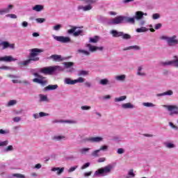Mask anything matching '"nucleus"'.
Instances as JSON below:
<instances>
[{
    "label": "nucleus",
    "instance_id": "obj_1",
    "mask_svg": "<svg viewBox=\"0 0 178 178\" xmlns=\"http://www.w3.org/2000/svg\"><path fill=\"white\" fill-rule=\"evenodd\" d=\"M29 58L24 61H19L17 63L18 66H29L31 62H38L40 60V57L38 55L44 52V49L34 48L29 50Z\"/></svg>",
    "mask_w": 178,
    "mask_h": 178
},
{
    "label": "nucleus",
    "instance_id": "obj_2",
    "mask_svg": "<svg viewBox=\"0 0 178 178\" xmlns=\"http://www.w3.org/2000/svg\"><path fill=\"white\" fill-rule=\"evenodd\" d=\"M112 169H113V166L109 164L104 168L97 170L94 173V177H97L98 176H108L112 172Z\"/></svg>",
    "mask_w": 178,
    "mask_h": 178
},
{
    "label": "nucleus",
    "instance_id": "obj_3",
    "mask_svg": "<svg viewBox=\"0 0 178 178\" xmlns=\"http://www.w3.org/2000/svg\"><path fill=\"white\" fill-rule=\"evenodd\" d=\"M160 40L166 41L168 47H177L178 45L177 35H174L172 36L162 35L160 37Z\"/></svg>",
    "mask_w": 178,
    "mask_h": 178
},
{
    "label": "nucleus",
    "instance_id": "obj_4",
    "mask_svg": "<svg viewBox=\"0 0 178 178\" xmlns=\"http://www.w3.org/2000/svg\"><path fill=\"white\" fill-rule=\"evenodd\" d=\"M83 2L85 5L87 6H79L77 9L78 10H83V12H88L92 9L93 3H96L97 0H83Z\"/></svg>",
    "mask_w": 178,
    "mask_h": 178
},
{
    "label": "nucleus",
    "instance_id": "obj_5",
    "mask_svg": "<svg viewBox=\"0 0 178 178\" xmlns=\"http://www.w3.org/2000/svg\"><path fill=\"white\" fill-rule=\"evenodd\" d=\"M124 23V16L120 15L107 22L108 26H116V24H122Z\"/></svg>",
    "mask_w": 178,
    "mask_h": 178
},
{
    "label": "nucleus",
    "instance_id": "obj_6",
    "mask_svg": "<svg viewBox=\"0 0 178 178\" xmlns=\"http://www.w3.org/2000/svg\"><path fill=\"white\" fill-rule=\"evenodd\" d=\"M33 76H35V77H38L33 79V83L41 84V86H45V84L48 83V81L44 80L45 77L40 75L38 73L35 72V73H33Z\"/></svg>",
    "mask_w": 178,
    "mask_h": 178
},
{
    "label": "nucleus",
    "instance_id": "obj_7",
    "mask_svg": "<svg viewBox=\"0 0 178 178\" xmlns=\"http://www.w3.org/2000/svg\"><path fill=\"white\" fill-rule=\"evenodd\" d=\"M86 79L83 77H79L77 79L72 80L70 78H65L64 79V84H67L68 86H74V84H77V83H84Z\"/></svg>",
    "mask_w": 178,
    "mask_h": 178
},
{
    "label": "nucleus",
    "instance_id": "obj_8",
    "mask_svg": "<svg viewBox=\"0 0 178 178\" xmlns=\"http://www.w3.org/2000/svg\"><path fill=\"white\" fill-rule=\"evenodd\" d=\"M161 66H175L178 67V56H174V60L160 63Z\"/></svg>",
    "mask_w": 178,
    "mask_h": 178
},
{
    "label": "nucleus",
    "instance_id": "obj_9",
    "mask_svg": "<svg viewBox=\"0 0 178 178\" xmlns=\"http://www.w3.org/2000/svg\"><path fill=\"white\" fill-rule=\"evenodd\" d=\"M52 37L54 40L58 42H61L62 44H67V42H70L72 41L70 37L56 36L55 35H53Z\"/></svg>",
    "mask_w": 178,
    "mask_h": 178
},
{
    "label": "nucleus",
    "instance_id": "obj_10",
    "mask_svg": "<svg viewBox=\"0 0 178 178\" xmlns=\"http://www.w3.org/2000/svg\"><path fill=\"white\" fill-rule=\"evenodd\" d=\"M163 108H166L169 112H171L170 113V115H178V107L177 106L175 105H163Z\"/></svg>",
    "mask_w": 178,
    "mask_h": 178
},
{
    "label": "nucleus",
    "instance_id": "obj_11",
    "mask_svg": "<svg viewBox=\"0 0 178 178\" xmlns=\"http://www.w3.org/2000/svg\"><path fill=\"white\" fill-rule=\"evenodd\" d=\"M0 47H2V49H15V44H10L8 41H1L0 42Z\"/></svg>",
    "mask_w": 178,
    "mask_h": 178
},
{
    "label": "nucleus",
    "instance_id": "obj_12",
    "mask_svg": "<svg viewBox=\"0 0 178 178\" xmlns=\"http://www.w3.org/2000/svg\"><path fill=\"white\" fill-rule=\"evenodd\" d=\"M40 73L43 74H52L54 73V66L44 67L40 70Z\"/></svg>",
    "mask_w": 178,
    "mask_h": 178
},
{
    "label": "nucleus",
    "instance_id": "obj_13",
    "mask_svg": "<svg viewBox=\"0 0 178 178\" xmlns=\"http://www.w3.org/2000/svg\"><path fill=\"white\" fill-rule=\"evenodd\" d=\"M17 58H13L12 56H5L0 57V62H16Z\"/></svg>",
    "mask_w": 178,
    "mask_h": 178
},
{
    "label": "nucleus",
    "instance_id": "obj_14",
    "mask_svg": "<svg viewBox=\"0 0 178 178\" xmlns=\"http://www.w3.org/2000/svg\"><path fill=\"white\" fill-rule=\"evenodd\" d=\"M63 65H64V67L65 69H70L67 70L70 73H72V72L74 71V68H73V66H74V63L73 62H64L63 63Z\"/></svg>",
    "mask_w": 178,
    "mask_h": 178
},
{
    "label": "nucleus",
    "instance_id": "obj_15",
    "mask_svg": "<svg viewBox=\"0 0 178 178\" xmlns=\"http://www.w3.org/2000/svg\"><path fill=\"white\" fill-rule=\"evenodd\" d=\"M104 138L99 136L97 137H90L86 138L85 139L86 141H88L89 143H101V141H103Z\"/></svg>",
    "mask_w": 178,
    "mask_h": 178
},
{
    "label": "nucleus",
    "instance_id": "obj_16",
    "mask_svg": "<svg viewBox=\"0 0 178 178\" xmlns=\"http://www.w3.org/2000/svg\"><path fill=\"white\" fill-rule=\"evenodd\" d=\"M134 17L135 20H137V22L143 20V19H144V13L143 11H136Z\"/></svg>",
    "mask_w": 178,
    "mask_h": 178
},
{
    "label": "nucleus",
    "instance_id": "obj_17",
    "mask_svg": "<svg viewBox=\"0 0 178 178\" xmlns=\"http://www.w3.org/2000/svg\"><path fill=\"white\" fill-rule=\"evenodd\" d=\"M51 140H53V141H65L67 140V138L63 135H55L51 138Z\"/></svg>",
    "mask_w": 178,
    "mask_h": 178
},
{
    "label": "nucleus",
    "instance_id": "obj_18",
    "mask_svg": "<svg viewBox=\"0 0 178 178\" xmlns=\"http://www.w3.org/2000/svg\"><path fill=\"white\" fill-rule=\"evenodd\" d=\"M13 9V5L10 4L7 8L0 9V15L9 13V12H10V10H12Z\"/></svg>",
    "mask_w": 178,
    "mask_h": 178
},
{
    "label": "nucleus",
    "instance_id": "obj_19",
    "mask_svg": "<svg viewBox=\"0 0 178 178\" xmlns=\"http://www.w3.org/2000/svg\"><path fill=\"white\" fill-rule=\"evenodd\" d=\"M49 59H52L54 62H62V60H65V58H63L62 56L58 54L51 55Z\"/></svg>",
    "mask_w": 178,
    "mask_h": 178
},
{
    "label": "nucleus",
    "instance_id": "obj_20",
    "mask_svg": "<svg viewBox=\"0 0 178 178\" xmlns=\"http://www.w3.org/2000/svg\"><path fill=\"white\" fill-rule=\"evenodd\" d=\"M124 23H129V24H136V18L134 17L124 16Z\"/></svg>",
    "mask_w": 178,
    "mask_h": 178
},
{
    "label": "nucleus",
    "instance_id": "obj_21",
    "mask_svg": "<svg viewBox=\"0 0 178 178\" xmlns=\"http://www.w3.org/2000/svg\"><path fill=\"white\" fill-rule=\"evenodd\" d=\"M143 69H144V67H143V65L138 67V70L136 72L137 76H140V77H145V76H147V74L143 72Z\"/></svg>",
    "mask_w": 178,
    "mask_h": 178
},
{
    "label": "nucleus",
    "instance_id": "obj_22",
    "mask_svg": "<svg viewBox=\"0 0 178 178\" xmlns=\"http://www.w3.org/2000/svg\"><path fill=\"white\" fill-rule=\"evenodd\" d=\"M32 10H34V12H42V10H44V5H35L33 7H32Z\"/></svg>",
    "mask_w": 178,
    "mask_h": 178
},
{
    "label": "nucleus",
    "instance_id": "obj_23",
    "mask_svg": "<svg viewBox=\"0 0 178 178\" xmlns=\"http://www.w3.org/2000/svg\"><path fill=\"white\" fill-rule=\"evenodd\" d=\"M171 95H173V90H167V91H165L163 93L157 94L156 97H166V96L170 97Z\"/></svg>",
    "mask_w": 178,
    "mask_h": 178
},
{
    "label": "nucleus",
    "instance_id": "obj_24",
    "mask_svg": "<svg viewBox=\"0 0 178 178\" xmlns=\"http://www.w3.org/2000/svg\"><path fill=\"white\" fill-rule=\"evenodd\" d=\"M39 102H49V99H48V95L40 94L39 95Z\"/></svg>",
    "mask_w": 178,
    "mask_h": 178
},
{
    "label": "nucleus",
    "instance_id": "obj_25",
    "mask_svg": "<svg viewBox=\"0 0 178 178\" xmlns=\"http://www.w3.org/2000/svg\"><path fill=\"white\" fill-rule=\"evenodd\" d=\"M122 31H118L116 30H112L110 31V34L112 35L113 37L118 38L119 37H122Z\"/></svg>",
    "mask_w": 178,
    "mask_h": 178
},
{
    "label": "nucleus",
    "instance_id": "obj_26",
    "mask_svg": "<svg viewBox=\"0 0 178 178\" xmlns=\"http://www.w3.org/2000/svg\"><path fill=\"white\" fill-rule=\"evenodd\" d=\"M90 151H91V148L83 147L79 149V153L81 154V155H88V154H90Z\"/></svg>",
    "mask_w": 178,
    "mask_h": 178
},
{
    "label": "nucleus",
    "instance_id": "obj_27",
    "mask_svg": "<svg viewBox=\"0 0 178 178\" xmlns=\"http://www.w3.org/2000/svg\"><path fill=\"white\" fill-rule=\"evenodd\" d=\"M58 87H59L58 85H48L44 88V91H53L55 90H57Z\"/></svg>",
    "mask_w": 178,
    "mask_h": 178
},
{
    "label": "nucleus",
    "instance_id": "obj_28",
    "mask_svg": "<svg viewBox=\"0 0 178 178\" xmlns=\"http://www.w3.org/2000/svg\"><path fill=\"white\" fill-rule=\"evenodd\" d=\"M64 170H65V168H60L57 167V168H51V172H57L58 176H60V175L63 173Z\"/></svg>",
    "mask_w": 178,
    "mask_h": 178
},
{
    "label": "nucleus",
    "instance_id": "obj_29",
    "mask_svg": "<svg viewBox=\"0 0 178 178\" xmlns=\"http://www.w3.org/2000/svg\"><path fill=\"white\" fill-rule=\"evenodd\" d=\"M116 81H124L126 80V74L117 75L115 76Z\"/></svg>",
    "mask_w": 178,
    "mask_h": 178
},
{
    "label": "nucleus",
    "instance_id": "obj_30",
    "mask_svg": "<svg viewBox=\"0 0 178 178\" xmlns=\"http://www.w3.org/2000/svg\"><path fill=\"white\" fill-rule=\"evenodd\" d=\"M133 108H134V106L131 104V103H127V104H122V109H133Z\"/></svg>",
    "mask_w": 178,
    "mask_h": 178
},
{
    "label": "nucleus",
    "instance_id": "obj_31",
    "mask_svg": "<svg viewBox=\"0 0 178 178\" xmlns=\"http://www.w3.org/2000/svg\"><path fill=\"white\" fill-rule=\"evenodd\" d=\"M149 29L145 26H141L140 28L136 29V33H147Z\"/></svg>",
    "mask_w": 178,
    "mask_h": 178
},
{
    "label": "nucleus",
    "instance_id": "obj_32",
    "mask_svg": "<svg viewBox=\"0 0 178 178\" xmlns=\"http://www.w3.org/2000/svg\"><path fill=\"white\" fill-rule=\"evenodd\" d=\"M99 41V36H95L93 38H89V42L92 43V44H97V42Z\"/></svg>",
    "mask_w": 178,
    "mask_h": 178
},
{
    "label": "nucleus",
    "instance_id": "obj_33",
    "mask_svg": "<svg viewBox=\"0 0 178 178\" xmlns=\"http://www.w3.org/2000/svg\"><path fill=\"white\" fill-rule=\"evenodd\" d=\"M78 54H81L82 55H85L86 56H90V51L85 49H78Z\"/></svg>",
    "mask_w": 178,
    "mask_h": 178
},
{
    "label": "nucleus",
    "instance_id": "obj_34",
    "mask_svg": "<svg viewBox=\"0 0 178 178\" xmlns=\"http://www.w3.org/2000/svg\"><path fill=\"white\" fill-rule=\"evenodd\" d=\"M127 99V96H121L120 97H115L114 99L115 102H122V101H124Z\"/></svg>",
    "mask_w": 178,
    "mask_h": 178
},
{
    "label": "nucleus",
    "instance_id": "obj_35",
    "mask_svg": "<svg viewBox=\"0 0 178 178\" xmlns=\"http://www.w3.org/2000/svg\"><path fill=\"white\" fill-rule=\"evenodd\" d=\"M143 106L146 108H155V104L151 102H143Z\"/></svg>",
    "mask_w": 178,
    "mask_h": 178
},
{
    "label": "nucleus",
    "instance_id": "obj_36",
    "mask_svg": "<svg viewBox=\"0 0 178 178\" xmlns=\"http://www.w3.org/2000/svg\"><path fill=\"white\" fill-rule=\"evenodd\" d=\"M99 149H96L91 153V156H93V158H98L99 156Z\"/></svg>",
    "mask_w": 178,
    "mask_h": 178
},
{
    "label": "nucleus",
    "instance_id": "obj_37",
    "mask_svg": "<svg viewBox=\"0 0 178 178\" xmlns=\"http://www.w3.org/2000/svg\"><path fill=\"white\" fill-rule=\"evenodd\" d=\"M101 86H108L109 84V80L108 79H103L99 81Z\"/></svg>",
    "mask_w": 178,
    "mask_h": 178
},
{
    "label": "nucleus",
    "instance_id": "obj_38",
    "mask_svg": "<svg viewBox=\"0 0 178 178\" xmlns=\"http://www.w3.org/2000/svg\"><path fill=\"white\" fill-rule=\"evenodd\" d=\"M121 37L122 40H131V35L128 33H124V32H122Z\"/></svg>",
    "mask_w": 178,
    "mask_h": 178
},
{
    "label": "nucleus",
    "instance_id": "obj_39",
    "mask_svg": "<svg viewBox=\"0 0 178 178\" xmlns=\"http://www.w3.org/2000/svg\"><path fill=\"white\" fill-rule=\"evenodd\" d=\"M87 47L89 48V51H90V52H95V51H97V47L92 46L91 44H88Z\"/></svg>",
    "mask_w": 178,
    "mask_h": 178
},
{
    "label": "nucleus",
    "instance_id": "obj_40",
    "mask_svg": "<svg viewBox=\"0 0 178 178\" xmlns=\"http://www.w3.org/2000/svg\"><path fill=\"white\" fill-rule=\"evenodd\" d=\"M53 70L54 72H56V70H58V72H63V68L62 67V66L55 65L53 66Z\"/></svg>",
    "mask_w": 178,
    "mask_h": 178
},
{
    "label": "nucleus",
    "instance_id": "obj_41",
    "mask_svg": "<svg viewBox=\"0 0 178 178\" xmlns=\"http://www.w3.org/2000/svg\"><path fill=\"white\" fill-rule=\"evenodd\" d=\"M17 104V101L13 99V100H10L8 104H7V106H13L15 105H16Z\"/></svg>",
    "mask_w": 178,
    "mask_h": 178
},
{
    "label": "nucleus",
    "instance_id": "obj_42",
    "mask_svg": "<svg viewBox=\"0 0 178 178\" xmlns=\"http://www.w3.org/2000/svg\"><path fill=\"white\" fill-rule=\"evenodd\" d=\"M11 151H13V145H8V147L3 149V152H10Z\"/></svg>",
    "mask_w": 178,
    "mask_h": 178
},
{
    "label": "nucleus",
    "instance_id": "obj_43",
    "mask_svg": "<svg viewBox=\"0 0 178 178\" xmlns=\"http://www.w3.org/2000/svg\"><path fill=\"white\" fill-rule=\"evenodd\" d=\"M12 176L13 177L16 178H26V176L20 173L13 174Z\"/></svg>",
    "mask_w": 178,
    "mask_h": 178
},
{
    "label": "nucleus",
    "instance_id": "obj_44",
    "mask_svg": "<svg viewBox=\"0 0 178 178\" xmlns=\"http://www.w3.org/2000/svg\"><path fill=\"white\" fill-rule=\"evenodd\" d=\"M62 29V24H58L54 26H53V30H54V31H59V30H60Z\"/></svg>",
    "mask_w": 178,
    "mask_h": 178
},
{
    "label": "nucleus",
    "instance_id": "obj_45",
    "mask_svg": "<svg viewBox=\"0 0 178 178\" xmlns=\"http://www.w3.org/2000/svg\"><path fill=\"white\" fill-rule=\"evenodd\" d=\"M165 145L166 148H169V149L175 148L176 147L175 144L170 143H165Z\"/></svg>",
    "mask_w": 178,
    "mask_h": 178
},
{
    "label": "nucleus",
    "instance_id": "obj_46",
    "mask_svg": "<svg viewBox=\"0 0 178 178\" xmlns=\"http://www.w3.org/2000/svg\"><path fill=\"white\" fill-rule=\"evenodd\" d=\"M76 29H77V27L73 26L72 29H69L67 31V33L68 34H73L74 35V32L76 31Z\"/></svg>",
    "mask_w": 178,
    "mask_h": 178
},
{
    "label": "nucleus",
    "instance_id": "obj_47",
    "mask_svg": "<svg viewBox=\"0 0 178 178\" xmlns=\"http://www.w3.org/2000/svg\"><path fill=\"white\" fill-rule=\"evenodd\" d=\"M79 76H88V71L81 70L79 71Z\"/></svg>",
    "mask_w": 178,
    "mask_h": 178
},
{
    "label": "nucleus",
    "instance_id": "obj_48",
    "mask_svg": "<svg viewBox=\"0 0 178 178\" xmlns=\"http://www.w3.org/2000/svg\"><path fill=\"white\" fill-rule=\"evenodd\" d=\"M128 176H130V177H135L136 174H134V170H129V171L128 172Z\"/></svg>",
    "mask_w": 178,
    "mask_h": 178
},
{
    "label": "nucleus",
    "instance_id": "obj_49",
    "mask_svg": "<svg viewBox=\"0 0 178 178\" xmlns=\"http://www.w3.org/2000/svg\"><path fill=\"white\" fill-rule=\"evenodd\" d=\"M82 33H83L82 30L75 31V32L74 33V36L79 37V35H81Z\"/></svg>",
    "mask_w": 178,
    "mask_h": 178
},
{
    "label": "nucleus",
    "instance_id": "obj_50",
    "mask_svg": "<svg viewBox=\"0 0 178 178\" xmlns=\"http://www.w3.org/2000/svg\"><path fill=\"white\" fill-rule=\"evenodd\" d=\"M81 111H90L91 109V106H81Z\"/></svg>",
    "mask_w": 178,
    "mask_h": 178
},
{
    "label": "nucleus",
    "instance_id": "obj_51",
    "mask_svg": "<svg viewBox=\"0 0 178 178\" xmlns=\"http://www.w3.org/2000/svg\"><path fill=\"white\" fill-rule=\"evenodd\" d=\"M9 144V140H4L0 142V147H6Z\"/></svg>",
    "mask_w": 178,
    "mask_h": 178
},
{
    "label": "nucleus",
    "instance_id": "obj_52",
    "mask_svg": "<svg viewBox=\"0 0 178 178\" xmlns=\"http://www.w3.org/2000/svg\"><path fill=\"white\" fill-rule=\"evenodd\" d=\"M160 17H161V15L159 13H154L152 15L153 20H157V19H159Z\"/></svg>",
    "mask_w": 178,
    "mask_h": 178
},
{
    "label": "nucleus",
    "instance_id": "obj_53",
    "mask_svg": "<svg viewBox=\"0 0 178 178\" xmlns=\"http://www.w3.org/2000/svg\"><path fill=\"white\" fill-rule=\"evenodd\" d=\"M131 49H134V51H140L141 47L138 45L131 46Z\"/></svg>",
    "mask_w": 178,
    "mask_h": 178
},
{
    "label": "nucleus",
    "instance_id": "obj_54",
    "mask_svg": "<svg viewBox=\"0 0 178 178\" xmlns=\"http://www.w3.org/2000/svg\"><path fill=\"white\" fill-rule=\"evenodd\" d=\"M77 168H79V165H75L73 167H71L69 170H68V172L69 173H72V172H74V170H76L77 169Z\"/></svg>",
    "mask_w": 178,
    "mask_h": 178
},
{
    "label": "nucleus",
    "instance_id": "obj_55",
    "mask_svg": "<svg viewBox=\"0 0 178 178\" xmlns=\"http://www.w3.org/2000/svg\"><path fill=\"white\" fill-rule=\"evenodd\" d=\"M35 22H37L38 23H40V24L44 23L45 19L44 18H36Z\"/></svg>",
    "mask_w": 178,
    "mask_h": 178
},
{
    "label": "nucleus",
    "instance_id": "obj_56",
    "mask_svg": "<svg viewBox=\"0 0 178 178\" xmlns=\"http://www.w3.org/2000/svg\"><path fill=\"white\" fill-rule=\"evenodd\" d=\"M13 120L15 123H19V122H20V120H22V118L15 117L14 118H13Z\"/></svg>",
    "mask_w": 178,
    "mask_h": 178
},
{
    "label": "nucleus",
    "instance_id": "obj_57",
    "mask_svg": "<svg viewBox=\"0 0 178 178\" xmlns=\"http://www.w3.org/2000/svg\"><path fill=\"white\" fill-rule=\"evenodd\" d=\"M10 69H12V67H8L6 65H3V66L0 67V70H10Z\"/></svg>",
    "mask_w": 178,
    "mask_h": 178
},
{
    "label": "nucleus",
    "instance_id": "obj_58",
    "mask_svg": "<svg viewBox=\"0 0 178 178\" xmlns=\"http://www.w3.org/2000/svg\"><path fill=\"white\" fill-rule=\"evenodd\" d=\"M99 151H108V145H103L102 147H100V148L99 149Z\"/></svg>",
    "mask_w": 178,
    "mask_h": 178
},
{
    "label": "nucleus",
    "instance_id": "obj_59",
    "mask_svg": "<svg viewBox=\"0 0 178 178\" xmlns=\"http://www.w3.org/2000/svg\"><path fill=\"white\" fill-rule=\"evenodd\" d=\"M117 154H118L119 155H122V154H124V149L123 148L118 149Z\"/></svg>",
    "mask_w": 178,
    "mask_h": 178
},
{
    "label": "nucleus",
    "instance_id": "obj_60",
    "mask_svg": "<svg viewBox=\"0 0 178 178\" xmlns=\"http://www.w3.org/2000/svg\"><path fill=\"white\" fill-rule=\"evenodd\" d=\"M6 17H10L11 19H17V15L15 14H8Z\"/></svg>",
    "mask_w": 178,
    "mask_h": 178
},
{
    "label": "nucleus",
    "instance_id": "obj_61",
    "mask_svg": "<svg viewBox=\"0 0 178 178\" xmlns=\"http://www.w3.org/2000/svg\"><path fill=\"white\" fill-rule=\"evenodd\" d=\"M92 175V171H89L83 173L84 177H89V176H91Z\"/></svg>",
    "mask_w": 178,
    "mask_h": 178
},
{
    "label": "nucleus",
    "instance_id": "obj_62",
    "mask_svg": "<svg viewBox=\"0 0 178 178\" xmlns=\"http://www.w3.org/2000/svg\"><path fill=\"white\" fill-rule=\"evenodd\" d=\"M169 126L172 127V129H174V130H178V127L176 125H174V124L172 122H169Z\"/></svg>",
    "mask_w": 178,
    "mask_h": 178
},
{
    "label": "nucleus",
    "instance_id": "obj_63",
    "mask_svg": "<svg viewBox=\"0 0 178 178\" xmlns=\"http://www.w3.org/2000/svg\"><path fill=\"white\" fill-rule=\"evenodd\" d=\"M162 28V24L159 23L154 25L155 30H159V29Z\"/></svg>",
    "mask_w": 178,
    "mask_h": 178
},
{
    "label": "nucleus",
    "instance_id": "obj_64",
    "mask_svg": "<svg viewBox=\"0 0 178 178\" xmlns=\"http://www.w3.org/2000/svg\"><path fill=\"white\" fill-rule=\"evenodd\" d=\"M39 116H40V118H44V116H49V114L44 113V112H40V113H39Z\"/></svg>",
    "mask_w": 178,
    "mask_h": 178
}]
</instances>
